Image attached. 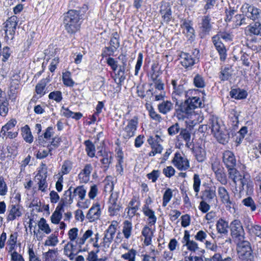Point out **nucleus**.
Masks as SVG:
<instances>
[{"instance_id": "nucleus-1", "label": "nucleus", "mask_w": 261, "mask_h": 261, "mask_svg": "<svg viewBox=\"0 0 261 261\" xmlns=\"http://www.w3.org/2000/svg\"><path fill=\"white\" fill-rule=\"evenodd\" d=\"M202 105L200 98L196 96L189 98L184 102H180L178 107L175 109L178 119L184 120L185 118H188L196 108L201 107Z\"/></svg>"}, {"instance_id": "nucleus-2", "label": "nucleus", "mask_w": 261, "mask_h": 261, "mask_svg": "<svg viewBox=\"0 0 261 261\" xmlns=\"http://www.w3.org/2000/svg\"><path fill=\"white\" fill-rule=\"evenodd\" d=\"M81 12V10H70L64 14L63 23L68 33H75L80 29L82 19Z\"/></svg>"}, {"instance_id": "nucleus-3", "label": "nucleus", "mask_w": 261, "mask_h": 261, "mask_svg": "<svg viewBox=\"0 0 261 261\" xmlns=\"http://www.w3.org/2000/svg\"><path fill=\"white\" fill-rule=\"evenodd\" d=\"M220 122L217 117L213 116L209 120L208 126L217 140L220 143L225 144L229 140V134L228 130Z\"/></svg>"}, {"instance_id": "nucleus-4", "label": "nucleus", "mask_w": 261, "mask_h": 261, "mask_svg": "<svg viewBox=\"0 0 261 261\" xmlns=\"http://www.w3.org/2000/svg\"><path fill=\"white\" fill-rule=\"evenodd\" d=\"M171 85L173 88L172 98L175 101L176 106L178 107L180 102H182L179 99L180 97L184 95L187 96L186 94V88L185 86V82L179 78H176L171 80Z\"/></svg>"}, {"instance_id": "nucleus-5", "label": "nucleus", "mask_w": 261, "mask_h": 261, "mask_svg": "<svg viewBox=\"0 0 261 261\" xmlns=\"http://www.w3.org/2000/svg\"><path fill=\"white\" fill-rule=\"evenodd\" d=\"M79 229L76 227H74L70 229L68 233V238L70 242H73L75 241V243L79 246V249L81 250L82 246L84 245L85 241L92 237L93 231L91 229H88L83 234V236L81 238H77L78 235Z\"/></svg>"}, {"instance_id": "nucleus-6", "label": "nucleus", "mask_w": 261, "mask_h": 261, "mask_svg": "<svg viewBox=\"0 0 261 261\" xmlns=\"http://www.w3.org/2000/svg\"><path fill=\"white\" fill-rule=\"evenodd\" d=\"M243 13L248 18L253 21H260L261 10L247 3L243 4L241 7Z\"/></svg>"}, {"instance_id": "nucleus-7", "label": "nucleus", "mask_w": 261, "mask_h": 261, "mask_svg": "<svg viewBox=\"0 0 261 261\" xmlns=\"http://www.w3.org/2000/svg\"><path fill=\"white\" fill-rule=\"evenodd\" d=\"M118 225V222L117 221H112L111 225L105 231V235L102 243V245L105 248H109L113 242Z\"/></svg>"}, {"instance_id": "nucleus-8", "label": "nucleus", "mask_w": 261, "mask_h": 261, "mask_svg": "<svg viewBox=\"0 0 261 261\" xmlns=\"http://www.w3.org/2000/svg\"><path fill=\"white\" fill-rule=\"evenodd\" d=\"M71 188L72 187H70L68 190L65 192L64 195L69 197V199L66 197L65 198L66 203L69 204H71L73 201V197L75 195H77L82 200L85 199L87 191L83 186H79L74 189L73 195H72Z\"/></svg>"}, {"instance_id": "nucleus-9", "label": "nucleus", "mask_w": 261, "mask_h": 261, "mask_svg": "<svg viewBox=\"0 0 261 261\" xmlns=\"http://www.w3.org/2000/svg\"><path fill=\"white\" fill-rule=\"evenodd\" d=\"M18 22V18L16 16H12L9 18L5 22V37L8 39L12 40L15 34V30Z\"/></svg>"}, {"instance_id": "nucleus-10", "label": "nucleus", "mask_w": 261, "mask_h": 261, "mask_svg": "<svg viewBox=\"0 0 261 261\" xmlns=\"http://www.w3.org/2000/svg\"><path fill=\"white\" fill-rule=\"evenodd\" d=\"M174 166L179 170L185 171L190 168L189 160L179 152H176L172 160Z\"/></svg>"}, {"instance_id": "nucleus-11", "label": "nucleus", "mask_w": 261, "mask_h": 261, "mask_svg": "<svg viewBox=\"0 0 261 261\" xmlns=\"http://www.w3.org/2000/svg\"><path fill=\"white\" fill-rule=\"evenodd\" d=\"M138 123V119L136 116L134 117L129 120L127 125L124 129V132L122 135L124 139L127 140L135 136Z\"/></svg>"}, {"instance_id": "nucleus-12", "label": "nucleus", "mask_w": 261, "mask_h": 261, "mask_svg": "<svg viewBox=\"0 0 261 261\" xmlns=\"http://www.w3.org/2000/svg\"><path fill=\"white\" fill-rule=\"evenodd\" d=\"M223 162L228 169V174L232 170H237L236 159L233 152L229 150L225 151L223 153Z\"/></svg>"}, {"instance_id": "nucleus-13", "label": "nucleus", "mask_w": 261, "mask_h": 261, "mask_svg": "<svg viewBox=\"0 0 261 261\" xmlns=\"http://www.w3.org/2000/svg\"><path fill=\"white\" fill-rule=\"evenodd\" d=\"M230 227L231 233L233 238L238 240L244 239V231L240 220H233L230 224Z\"/></svg>"}, {"instance_id": "nucleus-14", "label": "nucleus", "mask_w": 261, "mask_h": 261, "mask_svg": "<svg viewBox=\"0 0 261 261\" xmlns=\"http://www.w3.org/2000/svg\"><path fill=\"white\" fill-rule=\"evenodd\" d=\"M238 241L237 250L239 257L253 252L250 244L248 241H245L244 239Z\"/></svg>"}, {"instance_id": "nucleus-15", "label": "nucleus", "mask_w": 261, "mask_h": 261, "mask_svg": "<svg viewBox=\"0 0 261 261\" xmlns=\"http://www.w3.org/2000/svg\"><path fill=\"white\" fill-rule=\"evenodd\" d=\"M117 195L112 193L111 194L109 201L110 205L109 207V212L110 216L117 215L121 208L120 202L117 200Z\"/></svg>"}, {"instance_id": "nucleus-16", "label": "nucleus", "mask_w": 261, "mask_h": 261, "mask_svg": "<svg viewBox=\"0 0 261 261\" xmlns=\"http://www.w3.org/2000/svg\"><path fill=\"white\" fill-rule=\"evenodd\" d=\"M200 198L204 200L208 203H211L216 199V187H207L204 191L201 192Z\"/></svg>"}, {"instance_id": "nucleus-17", "label": "nucleus", "mask_w": 261, "mask_h": 261, "mask_svg": "<svg viewBox=\"0 0 261 261\" xmlns=\"http://www.w3.org/2000/svg\"><path fill=\"white\" fill-rule=\"evenodd\" d=\"M100 215L101 210L100 204L96 203L90 208L87 214L86 217L90 222H93L98 219Z\"/></svg>"}, {"instance_id": "nucleus-18", "label": "nucleus", "mask_w": 261, "mask_h": 261, "mask_svg": "<svg viewBox=\"0 0 261 261\" xmlns=\"http://www.w3.org/2000/svg\"><path fill=\"white\" fill-rule=\"evenodd\" d=\"M245 33L249 36H261V21H257L254 23L250 24L246 28Z\"/></svg>"}, {"instance_id": "nucleus-19", "label": "nucleus", "mask_w": 261, "mask_h": 261, "mask_svg": "<svg viewBox=\"0 0 261 261\" xmlns=\"http://www.w3.org/2000/svg\"><path fill=\"white\" fill-rule=\"evenodd\" d=\"M212 170L215 174L217 179L222 185L227 183L226 176L224 172L223 168H221L218 165H212Z\"/></svg>"}, {"instance_id": "nucleus-20", "label": "nucleus", "mask_w": 261, "mask_h": 261, "mask_svg": "<svg viewBox=\"0 0 261 261\" xmlns=\"http://www.w3.org/2000/svg\"><path fill=\"white\" fill-rule=\"evenodd\" d=\"M46 173L39 172L35 177L34 180L37 182L38 185V189L42 192L45 191V189L47 187L46 182Z\"/></svg>"}, {"instance_id": "nucleus-21", "label": "nucleus", "mask_w": 261, "mask_h": 261, "mask_svg": "<svg viewBox=\"0 0 261 261\" xmlns=\"http://www.w3.org/2000/svg\"><path fill=\"white\" fill-rule=\"evenodd\" d=\"M9 214L7 216L8 221H13L21 216L22 213L19 205L12 204L9 206Z\"/></svg>"}, {"instance_id": "nucleus-22", "label": "nucleus", "mask_w": 261, "mask_h": 261, "mask_svg": "<svg viewBox=\"0 0 261 261\" xmlns=\"http://www.w3.org/2000/svg\"><path fill=\"white\" fill-rule=\"evenodd\" d=\"M180 63L186 68L192 66L195 63V58L188 53L182 52L180 55Z\"/></svg>"}, {"instance_id": "nucleus-23", "label": "nucleus", "mask_w": 261, "mask_h": 261, "mask_svg": "<svg viewBox=\"0 0 261 261\" xmlns=\"http://www.w3.org/2000/svg\"><path fill=\"white\" fill-rule=\"evenodd\" d=\"M160 13L164 23H168L172 18V12L168 4H165L161 6Z\"/></svg>"}, {"instance_id": "nucleus-24", "label": "nucleus", "mask_w": 261, "mask_h": 261, "mask_svg": "<svg viewBox=\"0 0 261 261\" xmlns=\"http://www.w3.org/2000/svg\"><path fill=\"white\" fill-rule=\"evenodd\" d=\"M147 142L152 148V150L149 153V156H154L157 153H161L162 152L163 150L162 146L158 143L154 138L150 137L148 139Z\"/></svg>"}, {"instance_id": "nucleus-25", "label": "nucleus", "mask_w": 261, "mask_h": 261, "mask_svg": "<svg viewBox=\"0 0 261 261\" xmlns=\"http://www.w3.org/2000/svg\"><path fill=\"white\" fill-rule=\"evenodd\" d=\"M229 177L231 178L236 185V189L240 190L241 186H242V175L237 170H232L230 173L229 174Z\"/></svg>"}, {"instance_id": "nucleus-26", "label": "nucleus", "mask_w": 261, "mask_h": 261, "mask_svg": "<svg viewBox=\"0 0 261 261\" xmlns=\"http://www.w3.org/2000/svg\"><path fill=\"white\" fill-rule=\"evenodd\" d=\"M144 214L148 217V224L150 226L154 225L156 221V217L154 212L150 209L148 206H145L143 208Z\"/></svg>"}, {"instance_id": "nucleus-27", "label": "nucleus", "mask_w": 261, "mask_h": 261, "mask_svg": "<svg viewBox=\"0 0 261 261\" xmlns=\"http://www.w3.org/2000/svg\"><path fill=\"white\" fill-rule=\"evenodd\" d=\"M211 18L208 16H204L201 20V30L202 33L208 34L212 29Z\"/></svg>"}, {"instance_id": "nucleus-28", "label": "nucleus", "mask_w": 261, "mask_h": 261, "mask_svg": "<svg viewBox=\"0 0 261 261\" xmlns=\"http://www.w3.org/2000/svg\"><path fill=\"white\" fill-rule=\"evenodd\" d=\"M19 76L18 75H14L11 79V82L10 86V94L11 96H13L16 93L17 90L19 88Z\"/></svg>"}, {"instance_id": "nucleus-29", "label": "nucleus", "mask_w": 261, "mask_h": 261, "mask_svg": "<svg viewBox=\"0 0 261 261\" xmlns=\"http://www.w3.org/2000/svg\"><path fill=\"white\" fill-rule=\"evenodd\" d=\"M242 186H241L240 190H237V192L241 193L245 190V188H246L247 193L252 192V185L249 178L246 177L244 175H242Z\"/></svg>"}, {"instance_id": "nucleus-30", "label": "nucleus", "mask_w": 261, "mask_h": 261, "mask_svg": "<svg viewBox=\"0 0 261 261\" xmlns=\"http://www.w3.org/2000/svg\"><path fill=\"white\" fill-rule=\"evenodd\" d=\"M230 96L232 98L237 99H241L246 98L247 96V92L240 89H232L229 93Z\"/></svg>"}, {"instance_id": "nucleus-31", "label": "nucleus", "mask_w": 261, "mask_h": 261, "mask_svg": "<svg viewBox=\"0 0 261 261\" xmlns=\"http://www.w3.org/2000/svg\"><path fill=\"white\" fill-rule=\"evenodd\" d=\"M218 232L222 234L226 235L228 233V223L222 219H220L216 224Z\"/></svg>"}, {"instance_id": "nucleus-32", "label": "nucleus", "mask_w": 261, "mask_h": 261, "mask_svg": "<svg viewBox=\"0 0 261 261\" xmlns=\"http://www.w3.org/2000/svg\"><path fill=\"white\" fill-rule=\"evenodd\" d=\"M173 106L171 101L168 100L163 101L158 105L159 112L163 114H166L173 109Z\"/></svg>"}, {"instance_id": "nucleus-33", "label": "nucleus", "mask_w": 261, "mask_h": 261, "mask_svg": "<svg viewBox=\"0 0 261 261\" xmlns=\"http://www.w3.org/2000/svg\"><path fill=\"white\" fill-rule=\"evenodd\" d=\"M183 29V33L186 34L189 39L193 38L194 36V30L192 27L190 21H185L181 24Z\"/></svg>"}, {"instance_id": "nucleus-34", "label": "nucleus", "mask_w": 261, "mask_h": 261, "mask_svg": "<svg viewBox=\"0 0 261 261\" xmlns=\"http://www.w3.org/2000/svg\"><path fill=\"white\" fill-rule=\"evenodd\" d=\"M133 229L132 223L128 221L125 220L123 223L122 233L125 239H128L132 235Z\"/></svg>"}, {"instance_id": "nucleus-35", "label": "nucleus", "mask_w": 261, "mask_h": 261, "mask_svg": "<svg viewBox=\"0 0 261 261\" xmlns=\"http://www.w3.org/2000/svg\"><path fill=\"white\" fill-rule=\"evenodd\" d=\"M22 135L24 141L29 143L33 141V136L28 125H26L22 128Z\"/></svg>"}, {"instance_id": "nucleus-36", "label": "nucleus", "mask_w": 261, "mask_h": 261, "mask_svg": "<svg viewBox=\"0 0 261 261\" xmlns=\"http://www.w3.org/2000/svg\"><path fill=\"white\" fill-rule=\"evenodd\" d=\"M63 205H58L52 214L51 216V222L54 224H58L59 223L61 219L62 218L61 211L63 210Z\"/></svg>"}, {"instance_id": "nucleus-37", "label": "nucleus", "mask_w": 261, "mask_h": 261, "mask_svg": "<svg viewBox=\"0 0 261 261\" xmlns=\"http://www.w3.org/2000/svg\"><path fill=\"white\" fill-rule=\"evenodd\" d=\"M76 245H74L72 242H68L64 248V253L68 255L70 258H72V256L74 255V252L76 251Z\"/></svg>"}, {"instance_id": "nucleus-38", "label": "nucleus", "mask_w": 261, "mask_h": 261, "mask_svg": "<svg viewBox=\"0 0 261 261\" xmlns=\"http://www.w3.org/2000/svg\"><path fill=\"white\" fill-rule=\"evenodd\" d=\"M84 144L86 146V151L89 156L93 158L95 155V147L94 144L89 140L85 141Z\"/></svg>"}, {"instance_id": "nucleus-39", "label": "nucleus", "mask_w": 261, "mask_h": 261, "mask_svg": "<svg viewBox=\"0 0 261 261\" xmlns=\"http://www.w3.org/2000/svg\"><path fill=\"white\" fill-rule=\"evenodd\" d=\"M137 251L134 249L128 250V252L121 255V258L128 261H135Z\"/></svg>"}, {"instance_id": "nucleus-40", "label": "nucleus", "mask_w": 261, "mask_h": 261, "mask_svg": "<svg viewBox=\"0 0 261 261\" xmlns=\"http://www.w3.org/2000/svg\"><path fill=\"white\" fill-rule=\"evenodd\" d=\"M63 82L64 84L68 87H73L74 84V82L71 78V73L69 71H66L63 73L62 76Z\"/></svg>"}, {"instance_id": "nucleus-41", "label": "nucleus", "mask_w": 261, "mask_h": 261, "mask_svg": "<svg viewBox=\"0 0 261 261\" xmlns=\"http://www.w3.org/2000/svg\"><path fill=\"white\" fill-rule=\"evenodd\" d=\"M40 229L46 234H49L51 232V229L48 224L46 223L45 219L43 218L40 219L38 224Z\"/></svg>"}, {"instance_id": "nucleus-42", "label": "nucleus", "mask_w": 261, "mask_h": 261, "mask_svg": "<svg viewBox=\"0 0 261 261\" xmlns=\"http://www.w3.org/2000/svg\"><path fill=\"white\" fill-rule=\"evenodd\" d=\"M195 157L199 162H202L205 159L206 153L204 149L198 147L195 150Z\"/></svg>"}, {"instance_id": "nucleus-43", "label": "nucleus", "mask_w": 261, "mask_h": 261, "mask_svg": "<svg viewBox=\"0 0 261 261\" xmlns=\"http://www.w3.org/2000/svg\"><path fill=\"white\" fill-rule=\"evenodd\" d=\"M201 185V180L199 177V175L197 174H195L193 176V189L194 192L196 193V196L197 197L198 195V193L200 191V186Z\"/></svg>"}, {"instance_id": "nucleus-44", "label": "nucleus", "mask_w": 261, "mask_h": 261, "mask_svg": "<svg viewBox=\"0 0 261 261\" xmlns=\"http://www.w3.org/2000/svg\"><path fill=\"white\" fill-rule=\"evenodd\" d=\"M218 192L222 202H226L227 200L230 199L229 193L224 187H219Z\"/></svg>"}, {"instance_id": "nucleus-45", "label": "nucleus", "mask_w": 261, "mask_h": 261, "mask_svg": "<svg viewBox=\"0 0 261 261\" xmlns=\"http://www.w3.org/2000/svg\"><path fill=\"white\" fill-rule=\"evenodd\" d=\"M53 148L49 145H47V149L39 150L36 154V158L38 159H43L46 158L48 154L52 155L51 151Z\"/></svg>"}, {"instance_id": "nucleus-46", "label": "nucleus", "mask_w": 261, "mask_h": 261, "mask_svg": "<svg viewBox=\"0 0 261 261\" xmlns=\"http://www.w3.org/2000/svg\"><path fill=\"white\" fill-rule=\"evenodd\" d=\"M193 83L197 88H203L205 86V83L203 77L200 74H197L193 79Z\"/></svg>"}, {"instance_id": "nucleus-47", "label": "nucleus", "mask_w": 261, "mask_h": 261, "mask_svg": "<svg viewBox=\"0 0 261 261\" xmlns=\"http://www.w3.org/2000/svg\"><path fill=\"white\" fill-rule=\"evenodd\" d=\"M231 75L230 68L229 67H225L222 68L219 77L222 81H226L229 79Z\"/></svg>"}, {"instance_id": "nucleus-48", "label": "nucleus", "mask_w": 261, "mask_h": 261, "mask_svg": "<svg viewBox=\"0 0 261 261\" xmlns=\"http://www.w3.org/2000/svg\"><path fill=\"white\" fill-rule=\"evenodd\" d=\"M9 103L7 100H0V115L5 116L8 112Z\"/></svg>"}, {"instance_id": "nucleus-49", "label": "nucleus", "mask_w": 261, "mask_h": 261, "mask_svg": "<svg viewBox=\"0 0 261 261\" xmlns=\"http://www.w3.org/2000/svg\"><path fill=\"white\" fill-rule=\"evenodd\" d=\"M56 251L49 249L43 254V261H54L56 258Z\"/></svg>"}, {"instance_id": "nucleus-50", "label": "nucleus", "mask_w": 261, "mask_h": 261, "mask_svg": "<svg viewBox=\"0 0 261 261\" xmlns=\"http://www.w3.org/2000/svg\"><path fill=\"white\" fill-rule=\"evenodd\" d=\"M172 191L171 189L168 188L164 193L163 197V206H166L172 197Z\"/></svg>"}, {"instance_id": "nucleus-51", "label": "nucleus", "mask_w": 261, "mask_h": 261, "mask_svg": "<svg viewBox=\"0 0 261 261\" xmlns=\"http://www.w3.org/2000/svg\"><path fill=\"white\" fill-rule=\"evenodd\" d=\"M46 85V80H42L36 86V92L38 94L43 95L45 94L44 88Z\"/></svg>"}, {"instance_id": "nucleus-52", "label": "nucleus", "mask_w": 261, "mask_h": 261, "mask_svg": "<svg viewBox=\"0 0 261 261\" xmlns=\"http://www.w3.org/2000/svg\"><path fill=\"white\" fill-rule=\"evenodd\" d=\"M63 115L66 117H71L76 120H79L83 116V114L81 113H74L69 111L68 109L65 110L63 113Z\"/></svg>"}, {"instance_id": "nucleus-53", "label": "nucleus", "mask_w": 261, "mask_h": 261, "mask_svg": "<svg viewBox=\"0 0 261 261\" xmlns=\"http://www.w3.org/2000/svg\"><path fill=\"white\" fill-rule=\"evenodd\" d=\"M125 68L124 66H120L119 70L117 72V75L118 76V81L116 83L118 85L121 86V83L125 80V76L124 75Z\"/></svg>"}, {"instance_id": "nucleus-54", "label": "nucleus", "mask_w": 261, "mask_h": 261, "mask_svg": "<svg viewBox=\"0 0 261 261\" xmlns=\"http://www.w3.org/2000/svg\"><path fill=\"white\" fill-rule=\"evenodd\" d=\"M119 35L117 32H114L112 34L111 40L110 41V45L115 48H118L120 46L119 41Z\"/></svg>"}, {"instance_id": "nucleus-55", "label": "nucleus", "mask_w": 261, "mask_h": 261, "mask_svg": "<svg viewBox=\"0 0 261 261\" xmlns=\"http://www.w3.org/2000/svg\"><path fill=\"white\" fill-rule=\"evenodd\" d=\"M96 252L91 251L88 253V254L86 257L87 261H106V258H98Z\"/></svg>"}, {"instance_id": "nucleus-56", "label": "nucleus", "mask_w": 261, "mask_h": 261, "mask_svg": "<svg viewBox=\"0 0 261 261\" xmlns=\"http://www.w3.org/2000/svg\"><path fill=\"white\" fill-rule=\"evenodd\" d=\"M112 159V155L111 153L106 154L103 156L102 159L100 160V162L103 165V167L108 169L109 165L111 163V159Z\"/></svg>"}, {"instance_id": "nucleus-57", "label": "nucleus", "mask_w": 261, "mask_h": 261, "mask_svg": "<svg viewBox=\"0 0 261 261\" xmlns=\"http://www.w3.org/2000/svg\"><path fill=\"white\" fill-rule=\"evenodd\" d=\"M49 99H54L57 102H60L62 99V95L61 91H55L51 92L48 95Z\"/></svg>"}, {"instance_id": "nucleus-58", "label": "nucleus", "mask_w": 261, "mask_h": 261, "mask_svg": "<svg viewBox=\"0 0 261 261\" xmlns=\"http://www.w3.org/2000/svg\"><path fill=\"white\" fill-rule=\"evenodd\" d=\"M0 53L1 56L3 57L2 59L3 62H6L11 54L10 48L8 46L4 47Z\"/></svg>"}, {"instance_id": "nucleus-59", "label": "nucleus", "mask_w": 261, "mask_h": 261, "mask_svg": "<svg viewBox=\"0 0 261 261\" xmlns=\"http://www.w3.org/2000/svg\"><path fill=\"white\" fill-rule=\"evenodd\" d=\"M58 243V239L56 236L55 234H51L45 242L44 245L45 246H55Z\"/></svg>"}, {"instance_id": "nucleus-60", "label": "nucleus", "mask_w": 261, "mask_h": 261, "mask_svg": "<svg viewBox=\"0 0 261 261\" xmlns=\"http://www.w3.org/2000/svg\"><path fill=\"white\" fill-rule=\"evenodd\" d=\"M72 167V163L71 161L66 160L64 161L62 166V172L64 174H67L71 171Z\"/></svg>"}, {"instance_id": "nucleus-61", "label": "nucleus", "mask_w": 261, "mask_h": 261, "mask_svg": "<svg viewBox=\"0 0 261 261\" xmlns=\"http://www.w3.org/2000/svg\"><path fill=\"white\" fill-rule=\"evenodd\" d=\"M251 48L256 52L261 51V38L252 40Z\"/></svg>"}, {"instance_id": "nucleus-62", "label": "nucleus", "mask_w": 261, "mask_h": 261, "mask_svg": "<svg viewBox=\"0 0 261 261\" xmlns=\"http://www.w3.org/2000/svg\"><path fill=\"white\" fill-rule=\"evenodd\" d=\"M180 130L179 125L176 123L168 128V133L170 136H174L177 134Z\"/></svg>"}, {"instance_id": "nucleus-63", "label": "nucleus", "mask_w": 261, "mask_h": 261, "mask_svg": "<svg viewBox=\"0 0 261 261\" xmlns=\"http://www.w3.org/2000/svg\"><path fill=\"white\" fill-rule=\"evenodd\" d=\"M160 175V171L158 170H153L151 172L147 174L149 179L151 180L153 182L156 181Z\"/></svg>"}, {"instance_id": "nucleus-64", "label": "nucleus", "mask_w": 261, "mask_h": 261, "mask_svg": "<svg viewBox=\"0 0 261 261\" xmlns=\"http://www.w3.org/2000/svg\"><path fill=\"white\" fill-rule=\"evenodd\" d=\"M250 230L256 236L261 238V226L257 225H252Z\"/></svg>"}]
</instances>
